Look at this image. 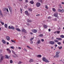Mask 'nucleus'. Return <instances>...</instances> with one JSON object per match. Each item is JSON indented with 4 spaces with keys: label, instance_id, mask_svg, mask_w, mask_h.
I'll return each instance as SVG.
<instances>
[{
    "label": "nucleus",
    "instance_id": "nucleus-1",
    "mask_svg": "<svg viewBox=\"0 0 64 64\" xmlns=\"http://www.w3.org/2000/svg\"><path fill=\"white\" fill-rule=\"evenodd\" d=\"M42 60L46 62H49V61L48 60H46L45 58L43 57L42 58Z\"/></svg>",
    "mask_w": 64,
    "mask_h": 64
},
{
    "label": "nucleus",
    "instance_id": "nucleus-2",
    "mask_svg": "<svg viewBox=\"0 0 64 64\" xmlns=\"http://www.w3.org/2000/svg\"><path fill=\"white\" fill-rule=\"evenodd\" d=\"M0 56L1 57L0 59V62H2L4 59V56H2V54H0Z\"/></svg>",
    "mask_w": 64,
    "mask_h": 64
},
{
    "label": "nucleus",
    "instance_id": "nucleus-3",
    "mask_svg": "<svg viewBox=\"0 0 64 64\" xmlns=\"http://www.w3.org/2000/svg\"><path fill=\"white\" fill-rule=\"evenodd\" d=\"M58 12H56V13H55L54 14V16H55V17H56L57 18H58L59 17L58 16Z\"/></svg>",
    "mask_w": 64,
    "mask_h": 64
},
{
    "label": "nucleus",
    "instance_id": "nucleus-4",
    "mask_svg": "<svg viewBox=\"0 0 64 64\" xmlns=\"http://www.w3.org/2000/svg\"><path fill=\"white\" fill-rule=\"evenodd\" d=\"M36 5L37 7H39L41 6V4L40 2H36Z\"/></svg>",
    "mask_w": 64,
    "mask_h": 64
},
{
    "label": "nucleus",
    "instance_id": "nucleus-5",
    "mask_svg": "<svg viewBox=\"0 0 64 64\" xmlns=\"http://www.w3.org/2000/svg\"><path fill=\"white\" fill-rule=\"evenodd\" d=\"M8 28L10 29H12V30H14L15 29V28L12 26L11 27H10V26H8Z\"/></svg>",
    "mask_w": 64,
    "mask_h": 64
},
{
    "label": "nucleus",
    "instance_id": "nucleus-6",
    "mask_svg": "<svg viewBox=\"0 0 64 64\" xmlns=\"http://www.w3.org/2000/svg\"><path fill=\"white\" fill-rule=\"evenodd\" d=\"M25 14L27 16H29L30 15L29 13L28 12V10H26L24 12Z\"/></svg>",
    "mask_w": 64,
    "mask_h": 64
},
{
    "label": "nucleus",
    "instance_id": "nucleus-7",
    "mask_svg": "<svg viewBox=\"0 0 64 64\" xmlns=\"http://www.w3.org/2000/svg\"><path fill=\"white\" fill-rule=\"evenodd\" d=\"M58 11L59 12H64V10L63 9H58Z\"/></svg>",
    "mask_w": 64,
    "mask_h": 64
},
{
    "label": "nucleus",
    "instance_id": "nucleus-8",
    "mask_svg": "<svg viewBox=\"0 0 64 64\" xmlns=\"http://www.w3.org/2000/svg\"><path fill=\"white\" fill-rule=\"evenodd\" d=\"M32 32L36 33L38 31L36 30V29H33L32 30Z\"/></svg>",
    "mask_w": 64,
    "mask_h": 64
},
{
    "label": "nucleus",
    "instance_id": "nucleus-9",
    "mask_svg": "<svg viewBox=\"0 0 64 64\" xmlns=\"http://www.w3.org/2000/svg\"><path fill=\"white\" fill-rule=\"evenodd\" d=\"M49 43H50L51 44L54 45L55 44V42L54 41H50L49 42Z\"/></svg>",
    "mask_w": 64,
    "mask_h": 64
},
{
    "label": "nucleus",
    "instance_id": "nucleus-10",
    "mask_svg": "<svg viewBox=\"0 0 64 64\" xmlns=\"http://www.w3.org/2000/svg\"><path fill=\"white\" fill-rule=\"evenodd\" d=\"M59 56V55L56 54V55L54 56V58H58Z\"/></svg>",
    "mask_w": 64,
    "mask_h": 64
},
{
    "label": "nucleus",
    "instance_id": "nucleus-11",
    "mask_svg": "<svg viewBox=\"0 0 64 64\" xmlns=\"http://www.w3.org/2000/svg\"><path fill=\"white\" fill-rule=\"evenodd\" d=\"M7 51H8V52L10 54L11 53V51L9 48H7L6 49Z\"/></svg>",
    "mask_w": 64,
    "mask_h": 64
},
{
    "label": "nucleus",
    "instance_id": "nucleus-12",
    "mask_svg": "<svg viewBox=\"0 0 64 64\" xmlns=\"http://www.w3.org/2000/svg\"><path fill=\"white\" fill-rule=\"evenodd\" d=\"M6 40H8L9 41L10 40V37L9 36H7L6 37Z\"/></svg>",
    "mask_w": 64,
    "mask_h": 64
},
{
    "label": "nucleus",
    "instance_id": "nucleus-13",
    "mask_svg": "<svg viewBox=\"0 0 64 64\" xmlns=\"http://www.w3.org/2000/svg\"><path fill=\"white\" fill-rule=\"evenodd\" d=\"M22 32H26V30L24 28H23L22 30Z\"/></svg>",
    "mask_w": 64,
    "mask_h": 64
},
{
    "label": "nucleus",
    "instance_id": "nucleus-14",
    "mask_svg": "<svg viewBox=\"0 0 64 64\" xmlns=\"http://www.w3.org/2000/svg\"><path fill=\"white\" fill-rule=\"evenodd\" d=\"M8 8L9 10H10V12H11V11H12V8L11 6H8Z\"/></svg>",
    "mask_w": 64,
    "mask_h": 64
},
{
    "label": "nucleus",
    "instance_id": "nucleus-15",
    "mask_svg": "<svg viewBox=\"0 0 64 64\" xmlns=\"http://www.w3.org/2000/svg\"><path fill=\"white\" fill-rule=\"evenodd\" d=\"M2 43H3L4 44H6V42L4 40H2Z\"/></svg>",
    "mask_w": 64,
    "mask_h": 64
},
{
    "label": "nucleus",
    "instance_id": "nucleus-16",
    "mask_svg": "<svg viewBox=\"0 0 64 64\" xmlns=\"http://www.w3.org/2000/svg\"><path fill=\"white\" fill-rule=\"evenodd\" d=\"M15 30H17L18 32L21 31V30L20 29L18 28H16Z\"/></svg>",
    "mask_w": 64,
    "mask_h": 64
},
{
    "label": "nucleus",
    "instance_id": "nucleus-17",
    "mask_svg": "<svg viewBox=\"0 0 64 64\" xmlns=\"http://www.w3.org/2000/svg\"><path fill=\"white\" fill-rule=\"evenodd\" d=\"M5 58H7V59H8L9 57H8V56L7 55H5Z\"/></svg>",
    "mask_w": 64,
    "mask_h": 64
},
{
    "label": "nucleus",
    "instance_id": "nucleus-18",
    "mask_svg": "<svg viewBox=\"0 0 64 64\" xmlns=\"http://www.w3.org/2000/svg\"><path fill=\"white\" fill-rule=\"evenodd\" d=\"M27 22H32V21L31 20H29V19H27Z\"/></svg>",
    "mask_w": 64,
    "mask_h": 64
},
{
    "label": "nucleus",
    "instance_id": "nucleus-19",
    "mask_svg": "<svg viewBox=\"0 0 64 64\" xmlns=\"http://www.w3.org/2000/svg\"><path fill=\"white\" fill-rule=\"evenodd\" d=\"M54 41L55 42H59V41L55 39L54 40Z\"/></svg>",
    "mask_w": 64,
    "mask_h": 64
},
{
    "label": "nucleus",
    "instance_id": "nucleus-20",
    "mask_svg": "<svg viewBox=\"0 0 64 64\" xmlns=\"http://www.w3.org/2000/svg\"><path fill=\"white\" fill-rule=\"evenodd\" d=\"M34 60H33L32 59H30V60L29 61V62H33Z\"/></svg>",
    "mask_w": 64,
    "mask_h": 64
},
{
    "label": "nucleus",
    "instance_id": "nucleus-21",
    "mask_svg": "<svg viewBox=\"0 0 64 64\" xmlns=\"http://www.w3.org/2000/svg\"><path fill=\"white\" fill-rule=\"evenodd\" d=\"M4 26L6 28H8V25L6 24H4Z\"/></svg>",
    "mask_w": 64,
    "mask_h": 64
},
{
    "label": "nucleus",
    "instance_id": "nucleus-22",
    "mask_svg": "<svg viewBox=\"0 0 64 64\" xmlns=\"http://www.w3.org/2000/svg\"><path fill=\"white\" fill-rule=\"evenodd\" d=\"M26 47L27 48H28L29 49H31V50H32V48H31L30 47V46H27Z\"/></svg>",
    "mask_w": 64,
    "mask_h": 64
},
{
    "label": "nucleus",
    "instance_id": "nucleus-23",
    "mask_svg": "<svg viewBox=\"0 0 64 64\" xmlns=\"http://www.w3.org/2000/svg\"><path fill=\"white\" fill-rule=\"evenodd\" d=\"M42 57V56L41 55H38L37 56V57H38V58H41Z\"/></svg>",
    "mask_w": 64,
    "mask_h": 64
},
{
    "label": "nucleus",
    "instance_id": "nucleus-24",
    "mask_svg": "<svg viewBox=\"0 0 64 64\" xmlns=\"http://www.w3.org/2000/svg\"><path fill=\"white\" fill-rule=\"evenodd\" d=\"M41 42V40H38V42H37V43L38 44H40V43Z\"/></svg>",
    "mask_w": 64,
    "mask_h": 64
},
{
    "label": "nucleus",
    "instance_id": "nucleus-25",
    "mask_svg": "<svg viewBox=\"0 0 64 64\" xmlns=\"http://www.w3.org/2000/svg\"><path fill=\"white\" fill-rule=\"evenodd\" d=\"M43 26L45 28H46L48 27L46 25H44Z\"/></svg>",
    "mask_w": 64,
    "mask_h": 64
},
{
    "label": "nucleus",
    "instance_id": "nucleus-26",
    "mask_svg": "<svg viewBox=\"0 0 64 64\" xmlns=\"http://www.w3.org/2000/svg\"><path fill=\"white\" fill-rule=\"evenodd\" d=\"M59 8H62V7L61 6V4H59Z\"/></svg>",
    "mask_w": 64,
    "mask_h": 64
},
{
    "label": "nucleus",
    "instance_id": "nucleus-27",
    "mask_svg": "<svg viewBox=\"0 0 64 64\" xmlns=\"http://www.w3.org/2000/svg\"><path fill=\"white\" fill-rule=\"evenodd\" d=\"M52 10H53V11L54 12H55L56 10V9H55V8H52Z\"/></svg>",
    "mask_w": 64,
    "mask_h": 64
},
{
    "label": "nucleus",
    "instance_id": "nucleus-28",
    "mask_svg": "<svg viewBox=\"0 0 64 64\" xmlns=\"http://www.w3.org/2000/svg\"><path fill=\"white\" fill-rule=\"evenodd\" d=\"M60 52L59 51H58L56 52V54H58Z\"/></svg>",
    "mask_w": 64,
    "mask_h": 64
},
{
    "label": "nucleus",
    "instance_id": "nucleus-29",
    "mask_svg": "<svg viewBox=\"0 0 64 64\" xmlns=\"http://www.w3.org/2000/svg\"><path fill=\"white\" fill-rule=\"evenodd\" d=\"M12 52L15 55H16V53L14 52V51L12 50Z\"/></svg>",
    "mask_w": 64,
    "mask_h": 64
},
{
    "label": "nucleus",
    "instance_id": "nucleus-30",
    "mask_svg": "<svg viewBox=\"0 0 64 64\" xmlns=\"http://www.w3.org/2000/svg\"><path fill=\"white\" fill-rule=\"evenodd\" d=\"M30 3L31 4H33L34 3V2L33 1H30Z\"/></svg>",
    "mask_w": 64,
    "mask_h": 64
},
{
    "label": "nucleus",
    "instance_id": "nucleus-31",
    "mask_svg": "<svg viewBox=\"0 0 64 64\" xmlns=\"http://www.w3.org/2000/svg\"><path fill=\"white\" fill-rule=\"evenodd\" d=\"M38 36L40 37H42L43 36V35L42 34H40V35H39Z\"/></svg>",
    "mask_w": 64,
    "mask_h": 64
},
{
    "label": "nucleus",
    "instance_id": "nucleus-32",
    "mask_svg": "<svg viewBox=\"0 0 64 64\" xmlns=\"http://www.w3.org/2000/svg\"><path fill=\"white\" fill-rule=\"evenodd\" d=\"M57 19L56 18H54V19H53V20L55 21H57Z\"/></svg>",
    "mask_w": 64,
    "mask_h": 64
},
{
    "label": "nucleus",
    "instance_id": "nucleus-33",
    "mask_svg": "<svg viewBox=\"0 0 64 64\" xmlns=\"http://www.w3.org/2000/svg\"><path fill=\"white\" fill-rule=\"evenodd\" d=\"M10 64H12L13 62V61L12 60H10Z\"/></svg>",
    "mask_w": 64,
    "mask_h": 64
},
{
    "label": "nucleus",
    "instance_id": "nucleus-34",
    "mask_svg": "<svg viewBox=\"0 0 64 64\" xmlns=\"http://www.w3.org/2000/svg\"><path fill=\"white\" fill-rule=\"evenodd\" d=\"M6 8H3V10L4 11H6Z\"/></svg>",
    "mask_w": 64,
    "mask_h": 64
},
{
    "label": "nucleus",
    "instance_id": "nucleus-35",
    "mask_svg": "<svg viewBox=\"0 0 64 64\" xmlns=\"http://www.w3.org/2000/svg\"><path fill=\"white\" fill-rule=\"evenodd\" d=\"M38 2H40L41 3H42V0H39Z\"/></svg>",
    "mask_w": 64,
    "mask_h": 64
},
{
    "label": "nucleus",
    "instance_id": "nucleus-36",
    "mask_svg": "<svg viewBox=\"0 0 64 64\" xmlns=\"http://www.w3.org/2000/svg\"><path fill=\"white\" fill-rule=\"evenodd\" d=\"M34 38V37L33 38H32L30 39V41H32V40H33Z\"/></svg>",
    "mask_w": 64,
    "mask_h": 64
},
{
    "label": "nucleus",
    "instance_id": "nucleus-37",
    "mask_svg": "<svg viewBox=\"0 0 64 64\" xmlns=\"http://www.w3.org/2000/svg\"><path fill=\"white\" fill-rule=\"evenodd\" d=\"M0 23L2 25H4V23L3 22H0Z\"/></svg>",
    "mask_w": 64,
    "mask_h": 64
},
{
    "label": "nucleus",
    "instance_id": "nucleus-38",
    "mask_svg": "<svg viewBox=\"0 0 64 64\" xmlns=\"http://www.w3.org/2000/svg\"><path fill=\"white\" fill-rule=\"evenodd\" d=\"M45 8L47 9H48V8L47 5H46L45 6Z\"/></svg>",
    "mask_w": 64,
    "mask_h": 64
},
{
    "label": "nucleus",
    "instance_id": "nucleus-39",
    "mask_svg": "<svg viewBox=\"0 0 64 64\" xmlns=\"http://www.w3.org/2000/svg\"><path fill=\"white\" fill-rule=\"evenodd\" d=\"M60 37L62 38H64V35H61L60 36Z\"/></svg>",
    "mask_w": 64,
    "mask_h": 64
},
{
    "label": "nucleus",
    "instance_id": "nucleus-40",
    "mask_svg": "<svg viewBox=\"0 0 64 64\" xmlns=\"http://www.w3.org/2000/svg\"><path fill=\"white\" fill-rule=\"evenodd\" d=\"M22 63V62H20V61L19 62H18V64H21Z\"/></svg>",
    "mask_w": 64,
    "mask_h": 64
},
{
    "label": "nucleus",
    "instance_id": "nucleus-41",
    "mask_svg": "<svg viewBox=\"0 0 64 64\" xmlns=\"http://www.w3.org/2000/svg\"><path fill=\"white\" fill-rule=\"evenodd\" d=\"M28 10L29 11L32 12V8H29L28 9Z\"/></svg>",
    "mask_w": 64,
    "mask_h": 64
},
{
    "label": "nucleus",
    "instance_id": "nucleus-42",
    "mask_svg": "<svg viewBox=\"0 0 64 64\" xmlns=\"http://www.w3.org/2000/svg\"><path fill=\"white\" fill-rule=\"evenodd\" d=\"M0 15L2 17H3V16L2 12H1V13H0Z\"/></svg>",
    "mask_w": 64,
    "mask_h": 64
},
{
    "label": "nucleus",
    "instance_id": "nucleus-43",
    "mask_svg": "<svg viewBox=\"0 0 64 64\" xmlns=\"http://www.w3.org/2000/svg\"><path fill=\"white\" fill-rule=\"evenodd\" d=\"M11 41L12 42H14V43H16V42L14 41V40H11Z\"/></svg>",
    "mask_w": 64,
    "mask_h": 64
},
{
    "label": "nucleus",
    "instance_id": "nucleus-44",
    "mask_svg": "<svg viewBox=\"0 0 64 64\" xmlns=\"http://www.w3.org/2000/svg\"><path fill=\"white\" fill-rule=\"evenodd\" d=\"M58 48L59 49L61 50V49H62V46H61L60 47H59Z\"/></svg>",
    "mask_w": 64,
    "mask_h": 64
},
{
    "label": "nucleus",
    "instance_id": "nucleus-45",
    "mask_svg": "<svg viewBox=\"0 0 64 64\" xmlns=\"http://www.w3.org/2000/svg\"><path fill=\"white\" fill-rule=\"evenodd\" d=\"M24 50L26 52H27V50L25 48H24Z\"/></svg>",
    "mask_w": 64,
    "mask_h": 64
},
{
    "label": "nucleus",
    "instance_id": "nucleus-46",
    "mask_svg": "<svg viewBox=\"0 0 64 64\" xmlns=\"http://www.w3.org/2000/svg\"><path fill=\"white\" fill-rule=\"evenodd\" d=\"M60 31H57V33L58 34H59L60 33Z\"/></svg>",
    "mask_w": 64,
    "mask_h": 64
},
{
    "label": "nucleus",
    "instance_id": "nucleus-47",
    "mask_svg": "<svg viewBox=\"0 0 64 64\" xmlns=\"http://www.w3.org/2000/svg\"><path fill=\"white\" fill-rule=\"evenodd\" d=\"M10 48L12 49H14V48L13 46L10 47Z\"/></svg>",
    "mask_w": 64,
    "mask_h": 64
},
{
    "label": "nucleus",
    "instance_id": "nucleus-48",
    "mask_svg": "<svg viewBox=\"0 0 64 64\" xmlns=\"http://www.w3.org/2000/svg\"><path fill=\"white\" fill-rule=\"evenodd\" d=\"M57 44L59 45H60L61 44V43L60 42H58L57 43Z\"/></svg>",
    "mask_w": 64,
    "mask_h": 64
},
{
    "label": "nucleus",
    "instance_id": "nucleus-49",
    "mask_svg": "<svg viewBox=\"0 0 64 64\" xmlns=\"http://www.w3.org/2000/svg\"><path fill=\"white\" fill-rule=\"evenodd\" d=\"M30 43L31 44H32L33 43V42L32 41H30Z\"/></svg>",
    "mask_w": 64,
    "mask_h": 64
},
{
    "label": "nucleus",
    "instance_id": "nucleus-50",
    "mask_svg": "<svg viewBox=\"0 0 64 64\" xmlns=\"http://www.w3.org/2000/svg\"><path fill=\"white\" fill-rule=\"evenodd\" d=\"M25 2H26V3L28 2V0H25Z\"/></svg>",
    "mask_w": 64,
    "mask_h": 64
},
{
    "label": "nucleus",
    "instance_id": "nucleus-51",
    "mask_svg": "<svg viewBox=\"0 0 64 64\" xmlns=\"http://www.w3.org/2000/svg\"><path fill=\"white\" fill-rule=\"evenodd\" d=\"M41 40L42 42H43L44 41V40L43 39H42Z\"/></svg>",
    "mask_w": 64,
    "mask_h": 64
},
{
    "label": "nucleus",
    "instance_id": "nucleus-52",
    "mask_svg": "<svg viewBox=\"0 0 64 64\" xmlns=\"http://www.w3.org/2000/svg\"><path fill=\"white\" fill-rule=\"evenodd\" d=\"M62 40V39L61 38H59V40Z\"/></svg>",
    "mask_w": 64,
    "mask_h": 64
},
{
    "label": "nucleus",
    "instance_id": "nucleus-53",
    "mask_svg": "<svg viewBox=\"0 0 64 64\" xmlns=\"http://www.w3.org/2000/svg\"><path fill=\"white\" fill-rule=\"evenodd\" d=\"M27 25L28 26H29L30 25V24L29 23H27Z\"/></svg>",
    "mask_w": 64,
    "mask_h": 64
},
{
    "label": "nucleus",
    "instance_id": "nucleus-54",
    "mask_svg": "<svg viewBox=\"0 0 64 64\" xmlns=\"http://www.w3.org/2000/svg\"><path fill=\"white\" fill-rule=\"evenodd\" d=\"M6 11L7 12H8L9 11H8V8H6Z\"/></svg>",
    "mask_w": 64,
    "mask_h": 64
},
{
    "label": "nucleus",
    "instance_id": "nucleus-55",
    "mask_svg": "<svg viewBox=\"0 0 64 64\" xmlns=\"http://www.w3.org/2000/svg\"><path fill=\"white\" fill-rule=\"evenodd\" d=\"M54 46L56 48V47L58 46L56 44Z\"/></svg>",
    "mask_w": 64,
    "mask_h": 64
},
{
    "label": "nucleus",
    "instance_id": "nucleus-56",
    "mask_svg": "<svg viewBox=\"0 0 64 64\" xmlns=\"http://www.w3.org/2000/svg\"><path fill=\"white\" fill-rule=\"evenodd\" d=\"M51 18V17L50 16H48V19H49L50 18Z\"/></svg>",
    "mask_w": 64,
    "mask_h": 64
},
{
    "label": "nucleus",
    "instance_id": "nucleus-57",
    "mask_svg": "<svg viewBox=\"0 0 64 64\" xmlns=\"http://www.w3.org/2000/svg\"><path fill=\"white\" fill-rule=\"evenodd\" d=\"M18 48L19 49H21V48L20 47H18Z\"/></svg>",
    "mask_w": 64,
    "mask_h": 64
},
{
    "label": "nucleus",
    "instance_id": "nucleus-58",
    "mask_svg": "<svg viewBox=\"0 0 64 64\" xmlns=\"http://www.w3.org/2000/svg\"><path fill=\"white\" fill-rule=\"evenodd\" d=\"M48 30L49 32H50L51 31V30L50 29H49Z\"/></svg>",
    "mask_w": 64,
    "mask_h": 64
},
{
    "label": "nucleus",
    "instance_id": "nucleus-59",
    "mask_svg": "<svg viewBox=\"0 0 64 64\" xmlns=\"http://www.w3.org/2000/svg\"><path fill=\"white\" fill-rule=\"evenodd\" d=\"M61 4H64V2H62Z\"/></svg>",
    "mask_w": 64,
    "mask_h": 64
},
{
    "label": "nucleus",
    "instance_id": "nucleus-60",
    "mask_svg": "<svg viewBox=\"0 0 64 64\" xmlns=\"http://www.w3.org/2000/svg\"><path fill=\"white\" fill-rule=\"evenodd\" d=\"M30 34H33V33L32 32H30Z\"/></svg>",
    "mask_w": 64,
    "mask_h": 64
},
{
    "label": "nucleus",
    "instance_id": "nucleus-61",
    "mask_svg": "<svg viewBox=\"0 0 64 64\" xmlns=\"http://www.w3.org/2000/svg\"><path fill=\"white\" fill-rule=\"evenodd\" d=\"M40 16V14H37V15H36V16Z\"/></svg>",
    "mask_w": 64,
    "mask_h": 64
},
{
    "label": "nucleus",
    "instance_id": "nucleus-62",
    "mask_svg": "<svg viewBox=\"0 0 64 64\" xmlns=\"http://www.w3.org/2000/svg\"><path fill=\"white\" fill-rule=\"evenodd\" d=\"M54 37H52V40H54Z\"/></svg>",
    "mask_w": 64,
    "mask_h": 64
},
{
    "label": "nucleus",
    "instance_id": "nucleus-63",
    "mask_svg": "<svg viewBox=\"0 0 64 64\" xmlns=\"http://www.w3.org/2000/svg\"><path fill=\"white\" fill-rule=\"evenodd\" d=\"M22 10L21 8H20V11H22Z\"/></svg>",
    "mask_w": 64,
    "mask_h": 64
},
{
    "label": "nucleus",
    "instance_id": "nucleus-64",
    "mask_svg": "<svg viewBox=\"0 0 64 64\" xmlns=\"http://www.w3.org/2000/svg\"><path fill=\"white\" fill-rule=\"evenodd\" d=\"M6 44L8 45L9 44V43L8 42H6Z\"/></svg>",
    "mask_w": 64,
    "mask_h": 64
}]
</instances>
